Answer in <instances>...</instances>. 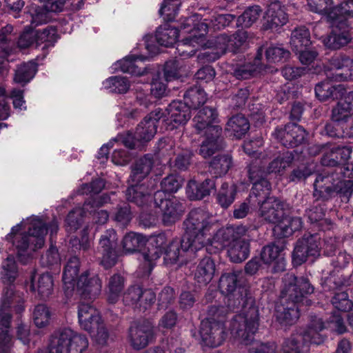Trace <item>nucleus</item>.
<instances>
[{
	"mask_svg": "<svg viewBox=\"0 0 353 353\" xmlns=\"http://www.w3.org/2000/svg\"><path fill=\"white\" fill-rule=\"evenodd\" d=\"M250 241L247 239H236L228 250V255L233 263H241L250 255Z\"/></svg>",
	"mask_w": 353,
	"mask_h": 353,
	"instance_id": "obj_39",
	"label": "nucleus"
},
{
	"mask_svg": "<svg viewBox=\"0 0 353 353\" xmlns=\"http://www.w3.org/2000/svg\"><path fill=\"white\" fill-rule=\"evenodd\" d=\"M106 87L110 89L112 92L123 94L130 88V83L127 78L119 76L111 77L105 81Z\"/></svg>",
	"mask_w": 353,
	"mask_h": 353,
	"instance_id": "obj_61",
	"label": "nucleus"
},
{
	"mask_svg": "<svg viewBox=\"0 0 353 353\" xmlns=\"http://www.w3.org/2000/svg\"><path fill=\"white\" fill-rule=\"evenodd\" d=\"M165 237L164 235H159L153 239L147 248V250L142 253L144 262L148 267V271L150 272L155 265V261L158 260L163 254L162 245L165 243Z\"/></svg>",
	"mask_w": 353,
	"mask_h": 353,
	"instance_id": "obj_35",
	"label": "nucleus"
},
{
	"mask_svg": "<svg viewBox=\"0 0 353 353\" xmlns=\"http://www.w3.org/2000/svg\"><path fill=\"white\" fill-rule=\"evenodd\" d=\"M215 263L208 256L201 259L194 271V280L199 285H207L213 279L215 273Z\"/></svg>",
	"mask_w": 353,
	"mask_h": 353,
	"instance_id": "obj_30",
	"label": "nucleus"
},
{
	"mask_svg": "<svg viewBox=\"0 0 353 353\" xmlns=\"http://www.w3.org/2000/svg\"><path fill=\"white\" fill-rule=\"evenodd\" d=\"M326 328L325 323L316 315H310L305 329H300L294 335H301V341L305 345L308 343L320 345L325 341V336L321 332Z\"/></svg>",
	"mask_w": 353,
	"mask_h": 353,
	"instance_id": "obj_16",
	"label": "nucleus"
},
{
	"mask_svg": "<svg viewBox=\"0 0 353 353\" xmlns=\"http://www.w3.org/2000/svg\"><path fill=\"white\" fill-rule=\"evenodd\" d=\"M14 291L12 286L3 289L0 304V330H10L11 327L12 314L8 312L12 303Z\"/></svg>",
	"mask_w": 353,
	"mask_h": 353,
	"instance_id": "obj_33",
	"label": "nucleus"
},
{
	"mask_svg": "<svg viewBox=\"0 0 353 353\" xmlns=\"http://www.w3.org/2000/svg\"><path fill=\"white\" fill-rule=\"evenodd\" d=\"M249 198L254 203L259 204L264 199L270 198L272 191V185L268 179H262L253 182Z\"/></svg>",
	"mask_w": 353,
	"mask_h": 353,
	"instance_id": "obj_45",
	"label": "nucleus"
},
{
	"mask_svg": "<svg viewBox=\"0 0 353 353\" xmlns=\"http://www.w3.org/2000/svg\"><path fill=\"white\" fill-rule=\"evenodd\" d=\"M153 199L155 207L161 210L162 222L165 225L174 224L180 219L184 211L181 202L175 197L169 199L163 192L156 191L153 195Z\"/></svg>",
	"mask_w": 353,
	"mask_h": 353,
	"instance_id": "obj_9",
	"label": "nucleus"
},
{
	"mask_svg": "<svg viewBox=\"0 0 353 353\" xmlns=\"http://www.w3.org/2000/svg\"><path fill=\"white\" fill-rule=\"evenodd\" d=\"M343 90L341 85H333L329 81H321L318 83L314 88L316 97L322 101L330 99H338L339 93Z\"/></svg>",
	"mask_w": 353,
	"mask_h": 353,
	"instance_id": "obj_46",
	"label": "nucleus"
},
{
	"mask_svg": "<svg viewBox=\"0 0 353 353\" xmlns=\"http://www.w3.org/2000/svg\"><path fill=\"white\" fill-rule=\"evenodd\" d=\"M200 19L199 14H194L185 19L181 28L189 32L195 31L199 37L204 36L208 31H212L210 28V20L204 19L203 21H200Z\"/></svg>",
	"mask_w": 353,
	"mask_h": 353,
	"instance_id": "obj_42",
	"label": "nucleus"
},
{
	"mask_svg": "<svg viewBox=\"0 0 353 353\" xmlns=\"http://www.w3.org/2000/svg\"><path fill=\"white\" fill-rule=\"evenodd\" d=\"M329 18L353 17V0H347L340 5L333 7L328 14Z\"/></svg>",
	"mask_w": 353,
	"mask_h": 353,
	"instance_id": "obj_62",
	"label": "nucleus"
},
{
	"mask_svg": "<svg viewBox=\"0 0 353 353\" xmlns=\"http://www.w3.org/2000/svg\"><path fill=\"white\" fill-rule=\"evenodd\" d=\"M53 279L49 273L41 274L37 283L38 295L42 300L48 299L53 292Z\"/></svg>",
	"mask_w": 353,
	"mask_h": 353,
	"instance_id": "obj_55",
	"label": "nucleus"
},
{
	"mask_svg": "<svg viewBox=\"0 0 353 353\" xmlns=\"http://www.w3.org/2000/svg\"><path fill=\"white\" fill-rule=\"evenodd\" d=\"M250 128V122L243 114L232 116L227 122L225 130L230 132L236 139H240L245 137Z\"/></svg>",
	"mask_w": 353,
	"mask_h": 353,
	"instance_id": "obj_38",
	"label": "nucleus"
},
{
	"mask_svg": "<svg viewBox=\"0 0 353 353\" xmlns=\"http://www.w3.org/2000/svg\"><path fill=\"white\" fill-rule=\"evenodd\" d=\"M258 205L259 216L268 223L279 222L284 215L285 203L277 197L267 198Z\"/></svg>",
	"mask_w": 353,
	"mask_h": 353,
	"instance_id": "obj_17",
	"label": "nucleus"
},
{
	"mask_svg": "<svg viewBox=\"0 0 353 353\" xmlns=\"http://www.w3.org/2000/svg\"><path fill=\"white\" fill-rule=\"evenodd\" d=\"M133 183L125 192L127 201L140 208L148 206L152 199L148 186L145 183Z\"/></svg>",
	"mask_w": 353,
	"mask_h": 353,
	"instance_id": "obj_26",
	"label": "nucleus"
},
{
	"mask_svg": "<svg viewBox=\"0 0 353 353\" xmlns=\"http://www.w3.org/2000/svg\"><path fill=\"white\" fill-rule=\"evenodd\" d=\"M232 166V158L229 154H218L208 162V172L215 178L225 176Z\"/></svg>",
	"mask_w": 353,
	"mask_h": 353,
	"instance_id": "obj_37",
	"label": "nucleus"
},
{
	"mask_svg": "<svg viewBox=\"0 0 353 353\" xmlns=\"http://www.w3.org/2000/svg\"><path fill=\"white\" fill-rule=\"evenodd\" d=\"M132 217L131 207L126 202L117 205L112 214V219L122 227L127 226L132 221Z\"/></svg>",
	"mask_w": 353,
	"mask_h": 353,
	"instance_id": "obj_51",
	"label": "nucleus"
},
{
	"mask_svg": "<svg viewBox=\"0 0 353 353\" xmlns=\"http://www.w3.org/2000/svg\"><path fill=\"white\" fill-rule=\"evenodd\" d=\"M312 44L310 33L305 26L296 28L291 34L290 45L292 50H301Z\"/></svg>",
	"mask_w": 353,
	"mask_h": 353,
	"instance_id": "obj_44",
	"label": "nucleus"
},
{
	"mask_svg": "<svg viewBox=\"0 0 353 353\" xmlns=\"http://www.w3.org/2000/svg\"><path fill=\"white\" fill-rule=\"evenodd\" d=\"M77 287L81 299L92 301L101 294L102 283L97 275L90 276V272L86 270L79 276Z\"/></svg>",
	"mask_w": 353,
	"mask_h": 353,
	"instance_id": "obj_14",
	"label": "nucleus"
},
{
	"mask_svg": "<svg viewBox=\"0 0 353 353\" xmlns=\"http://www.w3.org/2000/svg\"><path fill=\"white\" fill-rule=\"evenodd\" d=\"M84 210L78 208L71 210L65 220V228L68 232H74L77 231L83 222Z\"/></svg>",
	"mask_w": 353,
	"mask_h": 353,
	"instance_id": "obj_54",
	"label": "nucleus"
},
{
	"mask_svg": "<svg viewBox=\"0 0 353 353\" xmlns=\"http://www.w3.org/2000/svg\"><path fill=\"white\" fill-rule=\"evenodd\" d=\"M265 165L266 163L261 158L257 157L251 161L246 167L248 176L251 183L266 179L268 172Z\"/></svg>",
	"mask_w": 353,
	"mask_h": 353,
	"instance_id": "obj_50",
	"label": "nucleus"
},
{
	"mask_svg": "<svg viewBox=\"0 0 353 353\" xmlns=\"http://www.w3.org/2000/svg\"><path fill=\"white\" fill-rule=\"evenodd\" d=\"M281 251V249L274 244L265 245L261 251L260 259L265 264L274 263L272 270L274 273L285 270V260L280 256Z\"/></svg>",
	"mask_w": 353,
	"mask_h": 353,
	"instance_id": "obj_25",
	"label": "nucleus"
},
{
	"mask_svg": "<svg viewBox=\"0 0 353 353\" xmlns=\"http://www.w3.org/2000/svg\"><path fill=\"white\" fill-rule=\"evenodd\" d=\"M262 10L259 6L248 7L243 14L239 17L238 23L244 28H250L259 18Z\"/></svg>",
	"mask_w": 353,
	"mask_h": 353,
	"instance_id": "obj_56",
	"label": "nucleus"
},
{
	"mask_svg": "<svg viewBox=\"0 0 353 353\" xmlns=\"http://www.w3.org/2000/svg\"><path fill=\"white\" fill-rule=\"evenodd\" d=\"M228 314L227 308L221 305H211L208 307L207 316L203 321H207L214 324L225 325Z\"/></svg>",
	"mask_w": 353,
	"mask_h": 353,
	"instance_id": "obj_52",
	"label": "nucleus"
},
{
	"mask_svg": "<svg viewBox=\"0 0 353 353\" xmlns=\"http://www.w3.org/2000/svg\"><path fill=\"white\" fill-rule=\"evenodd\" d=\"M37 71V64L33 61L23 63L19 65L15 71L14 81L24 85L29 82Z\"/></svg>",
	"mask_w": 353,
	"mask_h": 353,
	"instance_id": "obj_49",
	"label": "nucleus"
},
{
	"mask_svg": "<svg viewBox=\"0 0 353 353\" xmlns=\"http://www.w3.org/2000/svg\"><path fill=\"white\" fill-rule=\"evenodd\" d=\"M353 192V178L341 176L336 188V194H339L343 201L347 202Z\"/></svg>",
	"mask_w": 353,
	"mask_h": 353,
	"instance_id": "obj_63",
	"label": "nucleus"
},
{
	"mask_svg": "<svg viewBox=\"0 0 353 353\" xmlns=\"http://www.w3.org/2000/svg\"><path fill=\"white\" fill-rule=\"evenodd\" d=\"M184 246H194L196 251L205 252V235L211 227L210 216L201 208L192 210L183 221Z\"/></svg>",
	"mask_w": 353,
	"mask_h": 353,
	"instance_id": "obj_3",
	"label": "nucleus"
},
{
	"mask_svg": "<svg viewBox=\"0 0 353 353\" xmlns=\"http://www.w3.org/2000/svg\"><path fill=\"white\" fill-rule=\"evenodd\" d=\"M157 43L165 47H170L174 44L179 37V30L168 23L160 26L156 31Z\"/></svg>",
	"mask_w": 353,
	"mask_h": 353,
	"instance_id": "obj_43",
	"label": "nucleus"
},
{
	"mask_svg": "<svg viewBox=\"0 0 353 353\" xmlns=\"http://www.w3.org/2000/svg\"><path fill=\"white\" fill-rule=\"evenodd\" d=\"M215 188V180L213 179H206L203 181L190 180L187 184L186 193L190 200L198 201L208 196Z\"/></svg>",
	"mask_w": 353,
	"mask_h": 353,
	"instance_id": "obj_24",
	"label": "nucleus"
},
{
	"mask_svg": "<svg viewBox=\"0 0 353 353\" xmlns=\"http://www.w3.org/2000/svg\"><path fill=\"white\" fill-rule=\"evenodd\" d=\"M117 234L114 229L107 230L99 239L97 252L101 254L100 264L105 269L113 267L117 261Z\"/></svg>",
	"mask_w": 353,
	"mask_h": 353,
	"instance_id": "obj_10",
	"label": "nucleus"
},
{
	"mask_svg": "<svg viewBox=\"0 0 353 353\" xmlns=\"http://www.w3.org/2000/svg\"><path fill=\"white\" fill-rule=\"evenodd\" d=\"M272 135L283 146L295 148L305 142L307 133L302 126L295 123H289L284 126L276 128Z\"/></svg>",
	"mask_w": 353,
	"mask_h": 353,
	"instance_id": "obj_11",
	"label": "nucleus"
},
{
	"mask_svg": "<svg viewBox=\"0 0 353 353\" xmlns=\"http://www.w3.org/2000/svg\"><path fill=\"white\" fill-rule=\"evenodd\" d=\"M239 275L227 272L221 275L219 288L226 296L227 307L234 311L241 309L240 313L233 318L231 333L235 340L245 345L250 344L259 326L260 316L255 299L248 289L239 283Z\"/></svg>",
	"mask_w": 353,
	"mask_h": 353,
	"instance_id": "obj_1",
	"label": "nucleus"
},
{
	"mask_svg": "<svg viewBox=\"0 0 353 353\" xmlns=\"http://www.w3.org/2000/svg\"><path fill=\"white\" fill-rule=\"evenodd\" d=\"M167 116L161 108H157L147 114L137 125L136 138L142 143L151 141L157 132V125L161 121H167Z\"/></svg>",
	"mask_w": 353,
	"mask_h": 353,
	"instance_id": "obj_12",
	"label": "nucleus"
},
{
	"mask_svg": "<svg viewBox=\"0 0 353 353\" xmlns=\"http://www.w3.org/2000/svg\"><path fill=\"white\" fill-rule=\"evenodd\" d=\"M292 152H287L282 156H279L273 159L266 168L268 173H279L289 166L294 160Z\"/></svg>",
	"mask_w": 353,
	"mask_h": 353,
	"instance_id": "obj_53",
	"label": "nucleus"
},
{
	"mask_svg": "<svg viewBox=\"0 0 353 353\" xmlns=\"http://www.w3.org/2000/svg\"><path fill=\"white\" fill-rule=\"evenodd\" d=\"M71 338L68 353H83L88 349L89 341L85 335L73 331V336Z\"/></svg>",
	"mask_w": 353,
	"mask_h": 353,
	"instance_id": "obj_64",
	"label": "nucleus"
},
{
	"mask_svg": "<svg viewBox=\"0 0 353 353\" xmlns=\"http://www.w3.org/2000/svg\"><path fill=\"white\" fill-rule=\"evenodd\" d=\"M341 176L352 178L350 166L339 167L332 171L318 174L314 182V198L324 201L331 200L336 194V188Z\"/></svg>",
	"mask_w": 353,
	"mask_h": 353,
	"instance_id": "obj_5",
	"label": "nucleus"
},
{
	"mask_svg": "<svg viewBox=\"0 0 353 353\" xmlns=\"http://www.w3.org/2000/svg\"><path fill=\"white\" fill-rule=\"evenodd\" d=\"M184 102L190 109H196L207 101V94L199 86L188 88L183 96Z\"/></svg>",
	"mask_w": 353,
	"mask_h": 353,
	"instance_id": "obj_48",
	"label": "nucleus"
},
{
	"mask_svg": "<svg viewBox=\"0 0 353 353\" xmlns=\"http://www.w3.org/2000/svg\"><path fill=\"white\" fill-rule=\"evenodd\" d=\"M125 279L120 274H114L109 278L107 285V301L109 303H116L124 289Z\"/></svg>",
	"mask_w": 353,
	"mask_h": 353,
	"instance_id": "obj_41",
	"label": "nucleus"
},
{
	"mask_svg": "<svg viewBox=\"0 0 353 353\" xmlns=\"http://www.w3.org/2000/svg\"><path fill=\"white\" fill-rule=\"evenodd\" d=\"M19 228V225L13 227L11 232L6 236L15 245L19 258L28 248L33 251L41 248L44 245L45 236L47 234V229L39 221H33L28 232L17 234Z\"/></svg>",
	"mask_w": 353,
	"mask_h": 353,
	"instance_id": "obj_4",
	"label": "nucleus"
},
{
	"mask_svg": "<svg viewBox=\"0 0 353 353\" xmlns=\"http://www.w3.org/2000/svg\"><path fill=\"white\" fill-rule=\"evenodd\" d=\"M284 287L281 292L282 310L276 311V321L283 326L294 324L299 318L301 305H310L312 301L307 296L312 294L314 286L304 276L287 274L284 277Z\"/></svg>",
	"mask_w": 353,
	"mask_h": 353,
	"instance_id": "obj_2",
	"label": "nucleus"
},
{
	"mask_svg": "<svg viewBox=\"0 0 353 353\" xmlns=\"http://www.w3.org/2000/svg\"><path fill=\"white\" fill-rule=\"evenodd\" d=\"M218 119V112L214 108L205 106L199 110L196 115L193 119L194 127L197 133H201L206 130V132H210V128L214 126V123Z\"/></svg>",
	"mask_w": 353,
	"mask_h": 353,
	"instance_id": "obj_29",
	"label": "nucleus"
},
{
	"mask_svg": "<svg viewBox=\"0 0 353 353\" xmlns=\"http://www.w3.org/2000/svg\"><path fill=\"white\" fill-rule=\"evenodd\" d=\"M154 339V327L148 320L132 321L127 330L126 340L134 350L145 349Z\"/></svg>",
	"mask_w": 353,
	"mask_h": 353,
	"instance_id": "obj_6",
	"label": "nucleus"
},
{
	"mask_svg": "<svg viewBox=\"0 0 353 353\" xmlns=\"http://www.w3.org/2000/svg\"><path fill=\"white\" fill-rule=\"evenodd\" d=\"M353 115V91L343 94L332 108L330 119L337 124L346 123Z\"/></svg>",
	"mask_w": 353,
	"mask_h": 353,
	"instance_id": "obj_21",
	"label": "nucleus"
},
{
	"mask_svg": "<svg viewBox=\"0 0 353 353\" xmlns=\"http://www.w3.org/2000/svg\"><path fill=\"white\" fill-rule=\"evenodd\" d=\"M352 152V149L350 146L327 144V150L323 154L321 163L323 166L336 167V168L345 167L340 165L349 159Z\"/></svg>",
	"mask_w": 353,
	"mask_h": 353,
	"instance_id": "obj_20",
	"label": "nucleus"
},
{
	"mask_svg": "<svg viewBox=\"0 0 353 353\" xmlns=\"http://www.w3.org/2000/svg\"><path fill=\"white\" fill-rule=\"evenodd\" d=\"M194 246L190 245L188 248L184 246L183 238L181 239H173L165 247L163 248V262L166 266H172L176 264L183 252H197Z\"/></svg>",
	"mask_w": 353,
	"mask_h": 353,
	"instance_id": "obj_23",
	"label": "nucleus"
},
{
	"mask_svg": "<svg viewBox=\"0 0 353 353\" xmlns=\"http://www.w3.org/2000/svg\"><path fill=\"white\" fill-rule=\"evenodd\" d=\"M191 109L184 101H173L165 110H163L167 116V121L170 120L177 125H183L191 117Z\"/></svg>",
	"mask_w": 353,
	"mask_h": 353,
	"instance_id": "obj_28",
	"label": "nucleus"
},
{
	"mask_svg": "<svg viewBox=\"0 0 353 353\" xmlns=\"http://www.w3.org/2000/svg\"><path fill=\"white\" fill-rule=\"evenodd\" d=\"M334 296L331 299V303L338 311L348 312L353 307V302L349 299L346 291H334Z\"/></svg>",
	"mask_w": 353,
	"mask_h": 353,
	"instance_id": "obj_58",
	"label": "nucleus"
},
{
	"mask_svg": "<svg viewBox=\"0 0 353 353\" xmlns=\"http://www.w3.org/2000/svg\"><path fill=\"white\" fill-rule=\"evenodd\" d=\"M147 241L145 236L140 233L130 232L123 236L122 246L126 253H134L139 252Z\"/></svg>",
	"mask_w": 353,
	"mask_h": 353,
	"instance_id": "obj_47",
	"label": "nucleus"
},
{
	"mask_svg": "<svg viewBox=\"0 0 353 353\" xmlns=\"http://www.w3.org/2000/svg\"><path fill=\"white\" fill-rule=\"evenodd\" d=\"M332 31L324 39L325 46L330 50H339L350 43L353 38V30L346 18H329Z\"/></svg>",
	"mask_w": 353,
	"mask_h": 353,
	"instance_id": "obj_7",
	"label": "nucleus"
},
{
	"mask_svg": "<svg viewBox=\"0 0 353 353\" xmlns=\"http://www.w3.org/2000/svg\"><path fill=\"white\" fill-rule=\"evenodd\" d=\"M261 29L265 31L277 30L288 21V17L283 6L279 1H274L268 5Z\"/></svg>",
	"mask_w": 353,
	"mask_h": 353,
	"instance_id": "obj_18",
	"label": "nucleus"
},
{
	"mask_svg": "<svg viewBox=\"0 0 353 353\" xmlns=\"http://www.w3.org/2000/svg\"><path fill=\"white\" fill-rule=\"evenodd\" d=\"M118 65L123 72L132 75L143 76L150 72V69L145 65L143 59L136 56L126 57L118 61Z\"/></svg>",
	"mask_w": 353,
	"mask_h": 353,
	"instance_id": "obj_34",
	"label": "nucleus"
},
{
	"mask_svg": "<svg viewBox=\"0 0 353 353\" xmlns=\"http://www.w3.org/2000/svg\"><path fill=\"white\" fill-rule=\"evenodd\" d=\"M183 180L176 174H170L161 181V190L168 195V193L176 192L182 186Z\"/></svg>",
	"mask_w": 353,
	"mask_h": 353,
	"instance_id": "obj_60",
	"label": "nucleus"
},
{
	"mask_svg": "<svg viewBox=\"0 0 353 353\" xmlns=\"http://www.w3.org/2000/svg\"><path fill=\"white\" fill-rule=\"evenodd\" d=\"M154 165L152 154H146L137 159L132 165L130 180L132 183H141L150 173Z\"/></svg>",
	"mask_w": 353,
	"mask_h": 353,
	"instance_id": "obj_27",
	"label": "nucleus"
},
{
	"mask_svg": "<svg viewBox=\"0 0 353 353\" xmlns=\"http://www.w3.org/2000/svg\"><path fill=\"white\" fill-rule=\"evenodd\" d=\"M230 36L226 34H220L210 41L216 50V52H205L199 54V59H205L207 61L211 62L218 59L226 51H229Z\"/></svg>",
	"mask_w": 353,
	"mask_h": 353,
	"instance_id": "obj_36",
	"label": "nucleus"
},
{
	"mask_svg": "<svg viewBox=\"0 0 353 353\" xmlns=\"http://www.w3.org/2000/svg\"><path fill=\"white\" fill-rule=\"evenodd\" d=\"M200 335L203 343L210 347H216L225 341L227 333L225 325L214 324L207 321H201Z\"/></svg>",
	"mask_w": 353,
	"mask_h": 353,
	"instance_id": "obj_15",
	"label": "nucleus"
},
{
	"mask_svg": "<svg viewBox=\"0 0 353 353\" xmlns=\"http://www.w3.org/2000/svg\"><path fill=\"white\" fill-rule=\"evenodd\" d=\"M199 297L200 294L196 290H183L179 296V308L183 311L192 308Z\"/></svg>",
	"mask_w": 353,
	"mask_h": 353,
	"instance_id": "obj_57",
	"label": "nucleus"
},
{
	"mask_svg": "<svg viewBox=\"0 0 353 353\" xmlns=\"http://www.w3.org/2000/svg\"><path fill=\"white\" fill-rule=\"evenodd\" d=\"M330 70L335 72L327 77L333 81H348L353 79V59L350 56L339 53L329 59Z\"/></svg>",
	"mask_w": 353,
	"mask_h": 353,
	"instance_id": "obj_13",
	"label": "nucleus"
},
{
	"mask_svg": "<svg viewBox=\"0 0 353 353\" xmlns=\"http://www.w3.org/2000/svg\"><path fill=\"white\" fill-rule=\"evenodd\" d=\"M353 283L352 270L332 271L322 283L324 290L336 291Z\"/></svg>",
	"mask_w": 353,
	"mask_h": 353,
	"instance_id": "obj_22",
	"label": "nucleus"
},
{
	"mask_svg": "<svg viewBox=\"0 0 353 353\" xmlns=\"http://www.w3.org/2000/svg\"><path fill=\"white\" fill-rule=\"evenodd\" d=\"M237 194V186L234 183H222L216 195V203L223 209H228L234 201Z\"/></svg>",
	"mask_w": 353,
	"mask_h": 353,
	"instance_id": "obj_40",
	"label": "nucleus"
},
{
	"mask_svg": "<svg viewBox=\"0 0 353 353\" xmlns=\"http://www.w3.org/2000/svg\"><path fill=\"white\" fill-rule=\"evenodd\" d=\"M51 313L44 304H38L33 311V321L37 327L43 328L50 323Z\"/></svg>",
	"mask_w": 353,
	"mask_h": 353,
	"instance_id": "obj_59",
	"label": "nucleus"
},
{
	"mask_svg": "<svg viewBox=\"0 0 353 353\" xmlns=\"http://www.w3.org/2000/svg\"><path fill=\"white\" fill-rule=\"evenodd\" d=\"M81 263L79 257L74 256L70 257L63 269L62 281L64 288L68 292H72L75 283L79 279Z\"/></svg>",
	"mask_w": 353,
	"mask_h": 353,
	"instance_id": "obj_32",
	"label": "nucleus"
},
{
	"mask_svg": "<svg viewBox=\"0 0 353 353\" xmlns=\"http://www.w3.org/2000/svg\"><path fill=\"white\" fill-rule=\"evenodd\" d=\"M319 239L317 234H305L299 239L292 253L293 265L299 266L310 258L313 260L319 256L320 255Z\"/></svg>",
	"mask_w": 353,
	"mask_h": 353,
	"instance_id": "obj_8",
	"label": "nucleus"
},
{
	"mask_svg": "<svg viewBox=\"0 0 353 353\" xmlns=\"http://www.w3.org/2000/svg\"><path fill=\"white\" fill-rule=\"evenodd\" d=\"M73 330L70 328H63L55 331L50 339L49 345L52 353H68V348L71 343Z\"/></svg>",
	"mask_w": 353,
	"mask_h": 353,
	"instance_id": "obj_31",
	"label": "nucleus"
},
{
	"mask_svg": "<svg viewBox=\"0 0 353 353\" xmlns=\"http://www.w3.org/2000/svg\"><path fill=\"white\" fill-rule=\"evenodd\" d=\"M222 128L214 126L210 128V132H205V138L199 146V154L203 158L207 159L212 156L216 152L224 148Z\"/></svg>",
	"mask_w": 353,
	"mask_h": 353,
	"instance_id": "obj_19",
	"label": "nucleus"
}]
</instances>
